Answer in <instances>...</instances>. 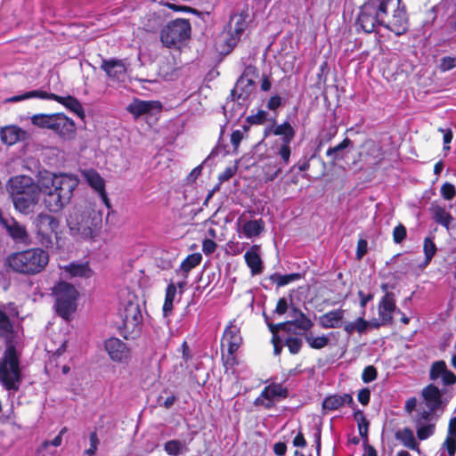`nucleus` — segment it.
<instances>
[{
    "label": "nucleus",
    "mask_w": 456,
    "mask_h": 456,
    "mask_svg": "<svg viewBox=\"0 0 456 456\" xmlns=\"http://www.w3.org/2000/svg\"><path fill=\"white\" fill-rule=\"evenodd\" d=\"M243 138V133L240 130L233 131L231 135V142L234 148H237Z\"/></svg>",
    "instance_id": "nucleus-61"
},
{
    "label": "nucleus",
    "mask_w": 456,
    "mask_h": 456,
    "mask_svg": "<svg viewBox=\"0 0 456 456\" xmlns=\"http://www.w3.org/2000/svg\"><path fill=\"white\" fill-rule=\"evenodd\" d=\"M20 129L13 126H6L0 132L2 142L8 145L14 144L20 139Z\"/></svg>",
    "instance_id": "nucleus-35"
},
{
    "label": "nucleus",
    "mask_w": 456,
    "mask_h": 456,
    "mask_svg": "<svg viewBox=\"0 0 456 456\" xmlns=\"http://www.w3.org/2000/svg\"><path fill=\"white\" fill-rule=\"evenodd\" d=\"M90 446L85 451L86 456H94L96 454L100 440L95 431L91 432L89 435Z\"/></svg>",
    "instance_id": "nucleus-44"
},
{
    "label": "nucleus",
    "mask_w": 456,
    "mask_h": 456,
    "mask_svg": "<svg viewBox=\"0 0 456 456\" xmlns=\"http://www.w3.org/2000/svg\"><path fill=\"white\" fill-rule=\"evenodd\" d=\"M201 259H202V257H201L200 254H198V253L191 254V255L188 256L182 262L181 268L184 272H189L191 269H192L195 266H197L198 265H200L201 262Z\"/></svg>",
    "instance_id": "nucleus-40"
},
{
    "label": "nucleus",
    "mask_w": 456,
    "mask_h": 456,
    "mask_svg": "<svg viewBox=\"0 0 456 456\" xmlns=\"http://www.w3.org/2000/svg\"><path fill=\"white\" fill-rule=\"evenodd\" d=\"M242 344V338L240 336V329L230 323L224 330L222 338V348L227 349V355L223 353V359L225 366L232 367L236 362L235 353Z\"/></svg>",
    "instance_id": "nucleus-12"
},
{
    "label": "nucleus",
    "mask_w": 456,
    "mask_h": 456,
    "mask_svg": "<svg viewBox=\"0 0 456 456\" xmlns=\"http://www.w3.org/2000/svg\"><path fill=\"white\" fill-rule=\"evenodd\" d=\"M246 19L247 16L242 13H235L231 16L225 31L219 39L220 42L225 44V48L222 52L229 53L236 45L248 26Z\"/></svg>",
    "instance_id": "nucleus-10"
},
{
    "label": "nucleus",
    "mask_w": 456,
    "mask_h": 456,
    "mask_svg": "<svg viewBox=\"0 0 456 456\" xmlns=\"http://www.w3.org/2000/svg\"><path fill=\"white\" fill-rule=\"evenodd\" d=\"M51 130L62 136L69 135L75 131V123L64 114L56 113L53 114Z\"/></svg>",
    "instance_id": "nucleus-25"
},
{
    "label": "nucleus",
    "mask_w": 456,
    "mask_h": 456,
    "mask_svg": "<svg viewBox=\"0 0 456 456\" xmlns=\"http://www.w3.org/2000/svg\"><path fill=\"white\" fill-rule=\"evenodd\" d=\"M160 108L161 105L159 102L134 99L130 104H128L126 110L135 118H138L141 116L151 114L155 110H159Z\"/></svg>",
    "instance_id": "nucleus-20"
},
{
    "label": "nucleus",
    "mask_w": 456,
    "mask_h": 456,
    "mask_svg": "<svg viewBox=\"0 0 456 456\" xmlns=\"http://www.w3.org/2000/svg\"><path fill=\"white\" fill-rule=\"evenodd\" d=\"M87 183L100 195L102 200L108 205V196L105 191L103 178L94 169H85L81 172Z\"/></svg>",
    "instance_id": "nucleus-21"
},
{
    "label": "nucleus",
    "mask_w": 456,
    "mask_h": 456,
    "mask_svg": "<svg viewBox=\"0 0 456 456\" xmlns=\"http://www.w3.org/2000/svg\"><path fill=\"white\" fill-rule=\"evenodd\" d=\"M101 67L110 77L117 80L121 79L126 72V63L122 60H103Z\"/></svg>",
    "instance_id": "nucleus-26"
},
{
    "label": "nucleus",
    "mask_w": 456,
    "mask_h": 456,
    "mask_svg": "<svg viewBox=\"0 0 456 456\" xmlns=\"http://www.w3.org/2000/svg\"><path fill=\"white\" fill-rule=\"evenodd\" d=\"M191 32V27L189 20L175 19L162 28L160 39L167 47L179 48L190 38Z\"/></svg>",
    "instance_id": "nucleus-7"
},
{
    "label": "nucleus",
    "mask_w": 456,
    "mask_h": 456,
    "mask_svg": "<svg viewBox=\"0 0 456 456\" xmlns=\"http://www.w3.org/2000/svg\"><path fill=\"white\" fill-rule=\"evenodd\" d=\"M273 133L275 135H281L282 142H291L295 136V130L289 122L274 126Z\"/></svg>",
    "instance_id": "nucleus-36"
},
{
    "label": "nucleus",
    "mask_w": 456,
    "mask_h": 456,
    "mask_svg": "<svg viewBox=\"0 0 456 456\" xmlns=\"http://www.w3.org/2000/svg\"><path fill=\"white\" fill-rule=\"evenodd\" d=\"M175 399H176V397L173 394L167 395V397H165L163 395H160L158 397V403L159 406H163L166 409H169L175 403Z\"/></svg>",
    "instance_id": "nucleus-53"
},
{
    "label": "nucleus",
    "mask_w": 456,
    "mask_h": 456,
    "mask_svg": "<svg viewBox=\"0 0 456 456\" xmlns=\"http://www.w3.org/2000/svg\"><path fill=\"white\" fill-rule=\"evenodd\" d=\"M395 437L403 446L413 451H419V444L415 439L413 431L409 428H403L395 432Z\"/></svg>",
    "instance_id": "nucleus-30"
},
{
    "label": "nucleus",
    "mask_w": 456,
    "mask_h": 456,
    "mask_svg": "<svg viewBox=\"0 0 456 456\" xmlns=\"http://www.w3.org/2000/svg\"><path fill=\"white\" fill-rule=\"evenodd\" d=\"M352 145V141L349 138H345L339 144L335 147L329 148L326 151L327 157L330 158L335 164L337 161L346 159V154L344 150Z\"/></svg>",
    "instance_id": "nucleus-32"
},
{
    "label": "nucleus",
    "mask_w": 456,
    "mask_h": 456,
    "mask_svg": "<svg viewBox=\"0 0 456 456\" xmlns=\"http://www.w3.org/2000/svg\"><path fill=\"white\" fill-rule=\"evenodd\" d=\"M285 345L288 346L291 354H297L302 346V340L298 338H288L285 340Z\"/></svg>",
    "instance_id": "nucleus-50"
},
{
    "label": "nucleus",
    "mask_w": 456,
    "mask_h": 456,
    "mask_svg": "<svg viewBox=\"0 0 456 456\" xmlns=\"http://www.w3.org/2000/svg\"><path fill=\"white\" fill-rule=\"evenodd\" d=\"M353 403V397L349 394H344L343 395H331L324 399L322 407L328 411H335L345 404L350 405Z\"/></svg>",
    "instance_id": "nucleus-28"
},
{
    "label": "nucleus",
    "mask_w": 456,
    "mask_h": 456,
    "mask_svg": "<svg viewBox=\"0 0 456 456\" xmlns=\"http://www.w3.org/2000/svg\"><path fill=\"white\" fill-rule=\"evenodd\" d=\"M370 326V322L364 320L362 317H358L353 322H345L343 330L348 335H352L354 332L359 334L365 333Z\"/></svg>",
    "instance_id": "nucleus-33"
},
{
    "label": "nucleus",
    "mask_w": 456,
    "mask_h": 456,
    "mask_svg": "<svg viewBox=\"0 0 456 456\" xmlns=\"http://www.w3.org/2000/svg\"><path fill=\"white\" fill-rule=\"evenodd\" d=\"M37 187H39V179L36 183L32 177L25 175L11 177L6 185L7 191L12 200L28 190L37 189Z\"/></svg>",
    "instance_id": "nucleus-15"
},
{
    "label": "nucleus",
    "mask_w": 456,
    "mask_h": 456,
    "mask_svg": "<svg viewBox=\"0 0 456 456\" xmlns=\"http://www.w3.org/2000/svg\"><path fill=\"white\" fill-rule=\"evenodd\" d=\"M361 416V419L358 421V431L361 437L363 439L364 443L368 442V429H369V422L366 418L363 416L362 412H359Z\"/></svg>",
    "instance_id": "nucleus-45"
},
{
    "label": "nucleus",
    "mask_w": 456,
    "mask_h": 456,
    "mask_svg": "<svg viewBox=\"0 0 456 456\" xmlns=\"http://www.w3.org/2000/svg\"><path fill=\"white\" fill-rule=\"evenodd\" d=\"M305 338L309 346L314 349H322L329 344V338L325 335L314 337L312 334H306Z\"/></svg>",
    "instance_id": "nucleus-38"
},
{
    "label": "nucleus",
    "mask_w": 456,
    "mask_h": 456,
    "mask_svg": "<svg viewBox=\"0 0 456 456\" xmlns=\"http://www.w3.org/2000/svg\"><path fill=\"white\" fill-rule=\"evenodd\" d=\"M267 112L259 110L256 114L249 117V121L253 124H263L267 120Z\"/></svg>",
    "instance_id": "nucleus-55"
},
{
    "label": "nucleus",
    "mask_w": 456,
    "mask_h": 456,
    "mask_svg": "<svg viewBox=\"0 0 456 456\" xmlns=\"http://www.w3.org/2000/svg\"><path fill=\"white\" fill-rule=\"evenodd\" d=\"M441 195L446 200H452L456 195L455 186L450 183H444L441 187Z\"/></svg>",
    "instance_id": "nucleus-48"
},
{
    "label": "nucleus",
    "mask_w": 456,
    "mask_h": 456,
    "mask_svg": "<svg viewBox=\"0 0 456 456\" xmlns=\"http://www.w3.org/2000/svg\"><path fill=\"white\" fill-rule=\"evenodd\" d=\"M282 104V99L279 95L272 96L268 102H267V108L271 110H277L280 106Z\"/></svg>",
    "instance_id": "nucleus-59"
},
{
    "label": "nucleus",
    "mask_w": 456,
    "mask_h": 456,
    "mask_svg": "<svg viewBox=\"0 0 456 456\" xmlns=\"http://www.w3.org/2000/svg\"><path fill=\"white\" fill-rule=\"evenodd\" d=\"M367 253V241L365 240H360L357 244L356 257L362 259Z\"/></svg>",
    "instance_id": "nucleus-60"
},
{
    "label": "nucleus",
    "mask_w": 456,
    "mask_h": 456,
    "mask_svg": "<svg viewBox=\"0 0 456 456\" xmlns=\"http://www.w3.org/2000/svg\"><path fill=\"white\" fill-rule=\"evenodd\" d=\"M176 295V286L174 283L169 284L166 289L165 301L162 308L163 315L165 317H167L169 314H171Z\"/></svg>",
    "instance_id": "nucleus-34"
},
{
    "label": "nucleus",
    "mask_w": 456,
    "mask_h": 456,
    "mask_svg": "<svg viewBox=\"0 0 456 456\" xmlns=\"http://www.w3.org/2000/svg\"><path fill=\"white\" fill-rule=\"evenodd\" d=\"M358 401L362 405H367L370 399V391L369 388H362L358 392L357 395Z\"/></svg>",
    "instance_id": "nucleus-57"
},
{
    "label": "nucleus",
    "mask_w": 456,
    "mask_h": 456,
    "mask_svg": "<svg viewBox=\"0 0 456 456\" xmlns=\"http://www.w3.org/2000/svg\"><path fill=\"white\" fill-rule=\"evenodd\" d=\"M235 230L240 239L254 241L264 233L265 224L262 218L254 219L242 213L236 220Z\"/></svg>",
    "instance_id": "nucleus-11"
},
{
    "label": "nucleus",
    "mask_w": 456,
    "mask_h": 456,
    "mask_svg": "<svg viewBox=\"0 0 456 456\" xmlns=\"http://www.w3.org/2000/svg\"><path fill=\"white\" fill-rule=\"evenodd\" d=\"M288 309V302L286 300V298L284 297H281L278 300V303H277V305H276V308H275V312L279 314H283L286 313Z\"/></svg>",
    "instance_id": "nucleus-63"
},
{
    "label": "nucleus",
    "mask_w": 456,
    "mask_h": 456,
    "mask_svg": "<svg viewBox=\"0 0 456 456\" xmlns=\"http://www.w3.org/2000/svg\"><path fill=\"white\" fill-rule=\"evenodd\" d=\"M79 183L77 176L69 174L41 173L40 195L45 208L58 213L69 204L75 189Z\"/></svg>",
    "instance_id": "nucleus-3"
},
{
    "label": "nucleus",
    "mask_w": 456,
    "mask_h": 456,
    "mask_svg": "<svg viewBox=\"0 0 456 456\" xmlns=\"http://www.w3.org/2000/svg\"><path fill=\"white\" fill-rule=\"evenodd\" d=\"M377 376V369L372 365H369L363 369L362 373V379L364 383H370L375 380Z\"/></svg>",
    "instance_id": "nucleus-46"
},
{
    "label": "nucleus",
    "mask_w": 456,
    "mask_h": 456,
    "mask_svg": "<svg viewBox=\"0 0 456 456\" xmlns=\"http://www.w3.org/2000/svg\"><path fill=\"white\" fill-rule=\"evenodd\" d=\"M120 315L126 331L131 333L139 331L142 316L137 303H127L120 313Z\"/></svg>",
    "instance_id": "nucleus-14"
},
{
    "label": "nucleus",
    "mask_w": 456,
    "mask_h": 456,
    "mask_svg": "<svg viewBox=\"0 0 456 456\" xmlns=\"http://www.w3.org/2000/svg\"><path fill=\"white\" fill-rule=\"evenodd\" d=\"M383 26L400 36L408 29V19L401 0H367L360 8L355 21L357 30L372 33Z\"/></svg>",
    "instance_id": "nucleus-1"
},
{
    "label": "nucleus",
    "mask_w": 456,
    "mask_h": 456,
    "mask_svg": "<svg viewBox=\"0 0 456 456\" xmlns=\"http://www.w3.org/2000/svg\"><path fill=\"white\" fill-rule=\"evenodd\" d=\"M287 327H288V323L287 322H282V323H278V324H269V329H270V331L273 333V348H274V354L276 355H279L281 352V342H280V339L279 338L277 337V332L281 330H287Z\"/></svg>",
    "instance_id": "nucleus-37"
},
{
    "label": "nucleus",
    "mask_w": 456,
    "mask_h": 456,
    "mask_svg": "<svg viewBox=\"0 0 456 456\" xmlns=\"http://www.w3.org/2000/svg\"><path fill=\"white\" fill-rule=\"evenodd\" d=\"M257 76H258L257 69L254 66H247L241 75V77L254 80V81L256 80Z\"/></svg>",
    "instance_id": "nucleus-58"
},
{
    "label": "nucleus",
    "mask_w": 456,
    "mask_h": 456,
    "mask_svg": "<svg viewBox=\"0 0 456 456\" xmlns=\"http://www.w3.org/2000/svg\"><path fill=\"white\" fill-rule=\"evenodd\" d=\"M216 248V243L210 239H206L203 240L202 250L206 255H210L215 252Z\"/></svg>",
    "instance_id": "nucleus-56"
},
{
    "label": "nucleus",
    "mask_w": 456,
    "mask_h": 456,
    "mask_svg": "<svg viewBox=\"0 0 456 456\" xmlns=\"http://www.w3.org/2000/svg\"><path fill=\"white\" fill-rule=\"evenodd\" d=\"M287 396V388L283 387L281 384L272 383L264 388L259 396L256 398L254 404L270 409L273 407L274 401L284 399Z\"/></svg>",
    "instance_id": "nucleus-13"
},
{
    "label": "nucleus",
    "mask_w": 456,
    "mask_h": 456,
    "mask_svg": "<svg viewBox=\"0 0 456 456\" xmlns=\"http://www.w3.org/2000/svg\"><path fill=\"white\" fill-rule=\"evenodd\" d=\"M448 437H456V417L452 418L449 422Z\"/></svg>",
    "instance_id": "nucleus-64"
},
{
    "label": "nucleus",
    "mask_w": 456,
    "mask_h": 456,
    "mask_svg": "<svg viewBox=\"0 0 456 456\" xmlns=\"http://www.w3.org/2000/svg\"><path fill=\"white\" fill-rule=\"evenodd\" d=\"M422 396L425 400L426 405L428 408V412H433L437 410L441 404V393L440 390L434 385H429L422 391Z\"/></svg>",
    "instance_id": "nucleus-27"
},
{
    "label": "nucleus",
    "mask_w": 456,
    "mask_h": 456,
    "mask_svg": "<svg viewBox=\"0 0 456 456\" xmlns=\"http://www.w3.org/2000/svg\"><path fill=\"white\" fill-rule=\"evenodd\" d=\"M450 456H454L456 452V437H448L445 441Z\"/></svg>",
    "instance_id": "nucleus-62"
},
{
    "label": "nucleus",
    "mask_w": 456,
    "mask_h": 456,
    "mask_svg": "<svg viewBox=\"0 0 456 456\" xmlns=\"http://www.w3.org/2000/svg\"><path fill=\"white\" fill-rule=\"evenodd\" d=\"M18 316L19 312L12 303L4 311L0 310V335L9 343L0 361V383L9 393L18 391L21 383L19 356L12 344L14 338V318Z\"/></svg>",
    "instance_id": "nucleus-2"
},
{
    "label": "nucleus",
    "mask_w": 456,
    "mask_h": 456,
    "mask_svg": "<svg viewBox=\"0 0 456 456\" xmlns=\"http://www.w3.org/2000/svg\"><path fill=\"white\" fill-rule=\"evenodd\" d=\"M278 155L281 157L283 165H288L291 155L290 142H282L278 150Z\"/></svg>",
    "instance_id": "nucleus-49"
},
{
    "label": "nucleus",
    "mask_w": 456,
    "mask_h": 456,
    "mask_svg": "<svg viewBox=\"0 0 456 456\" xmlns=\"http://www.w3.org/2000/svg\"><path fill=\"white\" fill-rule=\"evenodd\" d=\"M49 263V254L40 248H33L9 255L5 264L13 272L35 275L41 273Z\"/></svg>",
    "instance_id": "nucleus-5"
},
{
    "label": "nucleus",
    "mask_w": 456,
    "mask_h": 456,
    "mask_svg": "<svg viewBox=\"0 0 456 456\" xmlns=\"http://www.w3.org/2000/svg\"><path fill=\"white\" fill-rule=\"evenodd\" d=\"M31 98H40V99H51L54 100L62 105H64L67 109L77 114L79 118H83L85 116L84 108L80 102L73 96H59L54 94H47L39 90H32L29 92H26L21 94L14 95L9 99L7 102H17L20 101H25Z\"/></svg>",
    "instance_id": "nucleus-9"
},
{
    "label": "nucleus",
    "mask_w": 456,
    "mask_h": 456,
    "mask_svg": "<svg viewBox=\"0 0 456 456\" xmlns=\"http://www.w3.org/2000/svg\"><path fill=\"white\" fill-rule=\"evenodd\" d=\"M396 311L394 293L387 292L381 297L378 305V313L382 325L391 324L393 322V314Z\"/></svg>",
    "instance_id": "nucleus-18"
},
{
    "label": "nucleus",
    "mask_w": 456,
    "mask_h": 456,
    "mask_svg": "<svg viewBox=\"0 0 456 456\" xmlns=\"http://www.w3.org/2000/svg\"><path fill=\"white\" fill-rule=\"evenodd\" d=\"M183 448L182 442L178 440H170L164 445V449L168 455L176 456L180 453Z\"/></svg>",
    "instance_id": "nucleus-43"
},
{
    "label": "nucleus",
    "mask_w": 456,
    "mask_h": 456,
    "mask_svg": "<svg viewBox=\"0 0 456 456\" xmlns=\"http://www.w3.org/2000/svg\"><path fill=\"white\" fill-rule=\"evenodd\" d=\"M406 237V228L403 224H398L394 228L393 240L395 243H401Z\"/></svg>",
    "instance_id": "nucleus-52"
},
{
    "label": "nucleus",
    "mask_w": 456,
    "mask_h": 456,
    "mask_svg": "<svg viewBox=\"0 0 456 456\" xmlns=\"http://www.w3.org/2000/svg\"><path fill=\"white\" fill-rule=\"evenodd\" d=\"M299 277L300 276L298 273L278 275L274 281L277 283L278 286L281 287L299 279Z\"/></svg>",
    "instance_id": "nucleus-51"
},
{
    "label": "nucleus",
    "mask_w": 456,
    "mask_h": 456,
    "mask_svg": "<svg viewBox=\"0 0 456 456\" xmlns=\"http://www.w3.org/2000/svg\"><path fill=\"white\" fill-rule=\"evenodd\" d=\"M423 249L425 254L426 265H428L436 252V244L434 243L431 238L428 237L424 240Z\"/></svg>",
    "instance_id": "nucleus-42"
},
{
    "label": "nucleus",
    "mask_w": 456,
    "mask_h": 456,
    "mask_svg": "<svg viewBox=\"0 0 456 456\" xmlns=\"http://www.w3.org/2000/svg\"><path fill=\"white\" fill-rule=\"evenodd\" d=\"M61 279L72 278H90L93 275V271L87 263L72 262L67 265L60 266Z\"/></svg>",
    "instance_id": "nucleus-19"
},
{
    "label": "nucleus",
    "mask_w": 456,
    "mask_h": 456,
    "mask_svg": "<svg viewBox=\"0 0 456 456\" xmlns=\"http://www.w3.org/2000/svg\"><path fill=\"white\" fill-rule=\"evenodd\" d=\"M40 196V186L37 189L28 190L12 199V203L16 210L19 212L28 215L32 213L35 207L38 203Z\"/></svg>",
    "instance_id": "nucleus-17"
},
{
    "label": "nucleus",
    "mask_w": 456,
    "mask_h": 456,
    "mask_svg": "<svg viewBox=\"0 0 456 456\" xmlns=\"http://www.w3.org/2000/svg\"><path fill=\"white\" fill-rule=\"evenodd\" d=\"M430 211L433 216V219L439 224L443 225L446 229H449L451 223L453 221L452 216L449 211L445 209L444 207H442L437 204H433L430 208Z\"/></svg>",
    "instance_id": "nucleus-29"
},
{
    "label": "nucleus",
    "mask_w": 456,
    "mask_h": 456,
    "mask_svg": "<svg viewBox=\"0 0 456 456\" xmlns=\"http://www.w3.org/2000/svg\"><path fill=\"white\" fill-rule=\"evenodd\" d=\"M446 370V365L444 361H438L433 363L430 370V379H436Z\"/></svg>",
    "instance_id": "nucleus-47"
},
{
    "label": "nucleus",
    "mask_w": 456,
    "mask_h": 456,
    "mask_svg": "<svg viewBox=\"0 0 456 456\" xmlns=\"http://www.w3.org/2000/svg\"><path fill=\"white\" fill-rule=\"evenodd\" d=\"M456 67V57H444L440 63L442 71H448Z\"/></svg>",
    "instance_id": "nucleus-54"
},
{
    "label": "nucleus",
    "mask_w": 456,
    "mask_h": 456,
    "mask_svg": "<svg viewBox=\"0 0 456 456\" xmlns=\"http://www.w3.org/2000/svg\"><path fill=\"white\" fill-rule=\"evenodd\" d=\"M346 310L338 308L325 313L319 317V324L323 329H337L344 326Z\"/></svg>",
    "instance_id": "nucleus-22"
},
{
    "label": "nucleus",
    "mask_w": 456,
    "mask_h": 456,
    "mask_svg": "<svg viewBox=\"0 0 456 456\" xmlns=\"http://www.w3.org/2000/svg\"><path fill=\"white\" fill-rule=\"evenodd\" d=\"M289 324H294L298 329L303 330H309L313 326V322L304 314L299 313V318H296L293 322H287Z\"/></svg>",
    "instance_id": "nucleus-41"
},
{
    "label": "nucleus",
    "mask_w": 456,
    "mask_h": 456,
    "mask_svg": "<svg viewBox=\"0 0 456 456\" xmlns=\"http://www.w3.org/2000/svg\"><path fill=\"white\" fill-rule=\"evenodd\" d=\"M53 295L55 298V310L65 320H69L77 309L78 291L76 288L66 282L59 281L53 288Z\"/></svg>",
    "instance_id": "nucleus-6"
},
{
    "label": "nucleus",
    "mask_w": 456,
    "mask_h": 456,
    "mask_svg": "<svg viewBox=\"0 0 456 456\" xmlns=\"http://www.w3.org/2000/svg\"><path fill=\"white\" fill-rule=\"evenodd\" d=\"M105 349L110 357L115 362H122L127 357L126 344L117 338H111L106 340Z\"/></svg>",
    "instance_id": "nucleus-24"
},
{
    "label": "nucleus",
    "mask_w": 456,
    "mask_h": 456,
    "mask_svg": "<svg viewBox=\"0 0 456 456\" xmlns=\"http://www.w3.org/2000/svg\"><path fill=\"white\" fill-rule=\"evenodd\" d=\"M414 423L417 436L419 440H426L434 435L436 429V420L433 414L426 410L419 412L414 417Z\"/></svg>",
    "instance_id": "nucleus-16"
},
{
    "label": "nucleus",
    "mask_w": 456,
    "mask_h": 456,
    "mask_svg": "<svg viewBox=\"0 0 456 456\" xmlns=\"http://www.w3.org/2000/svg\"><path fill=\"white\" fill-rule=\"evenodd\" d=\"M67 225L73 236L94 239L102 230V213L90 203L76 206L69 214Z\"/></svg>",
    "instance_id": "nucleus-4"
},
{
    "label": "nucleus",
    "mask_w": 456,
    "mask_h": 456,
    "mask_svg": "<svg viewBox=\"0 0 456 456\" xmlns=\"http://www.w3.org/2000/svg\"><path fill=\"white\" fill-rule=\"evenodd\" d=\"M255 84L256 81L240 76L236 82L232 94H237L238 98L245 100L254 91Z\"/></svg>",
    "instance_id": "nucleus-31"
},
{
    "label": "nucleus",
    "mask_w": 456,
    "mask_h": 456,
    "mask_svg": "<svg viewBox=\"0 0 456 456\" xmlns=\"http://www.w3.org/2000/svg\"><path fill=\"white\" fill-rule=\"evenodd\" d=\"M37 237L39 243L45 248H52L54 240H58L60 220L49 214L40 213L35 220Z\"/></svg>",
    "instance_id": "nucleus-8"
},
{
    "label": "nucleus",
    "mask_w": 456,
    "mask_h": 456,
    "mask_svg": "<svg viewBox=\"0 0 456 456\" xmlns=\"http://www.w3.org/2000/svg\"><path fill=\"white\" fill-rule=\"evenodd\" d=\"M260 245H252L245 253L244 258L247 265L250 269L252 275L259 274L263 272L264 265L260 257Z\"/></svg>",
    "instance_id": "nucleus-23"
},
{
    "label": "nucleus",
    "mask_w": 456,
    "mask_h": 456,
    "mask_svg": "<svg viewBox=\"0 0 456 456\" xmlns=\"http://www.w3.org/2000/svg\"><path fill=\"white\" fill-rule=\"evenodd\" d=\"M53 119V114H37L34 115L31 118L33 125L47 129H51Z\"/></svg>",
    "instance_id": "nucleus-39"
}]
</instances>
